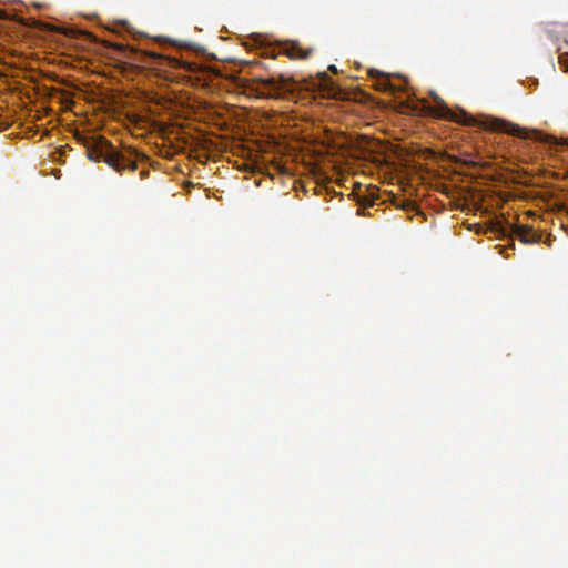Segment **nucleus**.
Wrapping results in <instances>:
<instances>
[{"instance_id":"nucleus-1","label":"nucleus","mask_w":568,"mask_h":568,"mask_svg":"<svg viewBox=\"0 0 568 568\" xmlns=\"http://www.w3.org/2000/svg\"><path fill=\"white\" fill-rule=\"evenodd\" d=\"M88 158L94 162L104 161L114 171H135L136 162L121 151H118L105 138H92L85 142Z\"/></svg>"},{"instance_id":"nucleus-11","label":"nucleus","mask_w":568,"mask_h":568,"mask_svg":"<svg viewBox=\"0 0 568 568\" xmlns=\"http://www.w3.org/2000/svg\"><path fill=\"white\" fill-rule=\"evenodd\" d=\"M272 55H273V57H276L275 49H273V51H272Z\"/></svg>"},{"instance_id":"nucleus-9","label":"nucleus","mask_w":568,"mask_h":568,"mask_svg":"<svg viewBox=\"0 0 568 568\" xmlns=\"http://www.w3.org/2000/svg\"><path fill=\"white\" fill-rule=\"evenodd\" d=\"M558 63L564 72H568V52H564V53L559 54Z\"/></svg>"},{"instance_id":"nucleus-6","label":"nucleus","mask_w":568,"mask_h":568,"mask_svg":"<svg viewBox=\"0 0 568 568\" xmlns=\"http://www.w3.org/2000/svg\"><path fill=\"white\" fill-rule=\"evenodd\" d=\"M312 52V48H303L297 41H284L277 43V53L285 54L290 59H307Z\"/></svg>"},{"instance_id":"nucleus-7","label":"nucleus","mask_w":568,"mask_h":568,"mask_svg":"<svg viewBox=\"0 0 568 568\" xmlns=\"http://www.w3.org/2000/svg\"><path fill=\"white\" fill-rule=\"evenodd\" d=\"M368 75L375 80L374 88L378 91L395 93L396 91L400 90V88L394 85L389 81V78L386 73L379 70L369 69Z\"/></svg>"},{"instance_id":"nucleus-4","label":"nucleus","mask_w":568,"mask_h":568,"mask_svg":"<svg viewBox=\"0 0 568 568\" xmlns=\"http://www.w3.org/2000/svg\"><path fill=\"white\" fill-rule=\"evenodd\" d=\"M433 99L436 105H429L427 102L423 104V111L432 116L453 121L456 123H463L466 125H474L475 119L468 115L466 112L460 111L459 113L450 110L448 105L437 94H433Z\"/></svg>"},{"instance_id":"nucleus-3","label":"nucleus","mask_w":568,"mask_h":568,"mask_svg":"<svg viewBox=\"0 0 568 568\" xmlns=\"http://www.w3.org/2000/svg\"><path fill=\"white\" fill-rule=\"evenodd\" d=\"M490 232L500 239H509L511 242L514 237L519 239L525 244L541 241V234L537 233L528 225H516L508 222L495 221L490 225Z\"/></svg>"},{"instance_id":"nucleus-8","label":"nucleus","mask_w":568,"mask_h":568,"mask_svg":"<svg viewBox=\"0 0 568 568\" xmlns=\"http://www.w3.org/2000/svg\"><path fill=\"white\" fill-rule=\"evenodd\" d=\"M313 85L314 88L316 87L318 91L329 97L336 95L338 92V88L326 72H320L317 75V81L314 82Z\"/></svg>"},{"instance_id":"nucleus-5","label":"nucleus","mask_w":568,"mask_h":568,"mask_svg":"<svg viewBox=\"0 0 568 568\" xmlns=\"http://www.w3.org/2000/svg\"><path fill=\"white\" fill-rule=\"evenodd\" d=\"M256 81L268 90L267 95L272 98H283L291 91V81L283 75L260 78Z\"/></svg>"},{"instance_id":"nucleus-2","label":"nucleus","mask_w":568,"mask_h":568,"mask_svg":"<svg viewBox=\"0 0 568 568\" xmlns=\"http://www.w3.org/2000/svg\"><path fill=\"white\" fill-rule=\"evenodd\" d=\"M479 126L484 130L505 132L509 135L525 140L548 142V139H545L542 133L538 130H528L519 126L518 124L498 118L488 116L479 123Z\"/></svg>"},{"instance_id":"nucleus-10","label":"nucleus","mask_w":568,"mask_h":568,"mask_svg":"<svg viewBox=\"0 0 568 568\" xmlns=\"http://www.w3.org/2000/svg\"><path fill=\"white\" fill-rule=\"evenodd\" d=\"M328 70H329L331 72H333V73H337V72H338V71H337L336 65H334V64H331V65L328 67Z\"/></svg>"}]
</instances>
